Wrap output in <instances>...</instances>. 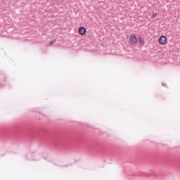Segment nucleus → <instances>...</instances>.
Segmentation results:
<instances>
[{
	"mask_svg": "<svg viewBox=\"0 0 180 180\" xmlns=\"http://www.w3.org/2000/svg\"><path fill=\"white\" fill-rule=\"evenodd\" d=\"M129 41L131 44H136L137 43V36H136L134 34H132L129 37Z\"/></svg>",
	"mask_w": 180,
	"mask_h": 180,
	"instance_id": "1",
	"label": "nucleus"
},
{
	"mask_svg": "<svg viewBox=\"0 0 180 180\" xmlns=\"http://www.w3.org/2000/svg\"><path fill=\"white\" fill-rule=\"evenodd\" d=\"M159 43L161 46H164L167 43V37L162 35L159 38Z\"/></svg>",
	"mask_w": 180,
	"mask_h": 180,
	"instance_id": "2",
	"label": "nucleus"
},
{
	"mask_svg": "<svg viewBox=\"0 0 180 180\" xmlns=\"http://www.w3.org/2000/svg\"><path fill=\"white\" fill-rule=\"evenodd\" d=\"M79 33L81 36H85L86 34V29H85L84 27H80L79 28Z\"/></svg>",
	"mask_w": 180,
	"mask_h": 180,
	"instance_id": "3",
	"label": "nucleus"
},
{
	"mask_svg": "<svg viewBox=\"0 0 180 180\" xmlns=\"http://www.w3.org/2000/svg\"><path fill=\"white\" fill-rule=\"evenodd\" d=\"M28 134L30 135V136H34V135H37L39 134V131L38 130H36V129H32L30 130Z\"/></svg>",
	"mask_w": 180,
	"mask_h": 180,
	"instance_id": "4",
	"label": "nucleus"
},
{
	"mask_svg": "<svg viewBox=\"0 0 180 180\" xmlns=\"http://www.w3.org/2000/svg\"><path fill=\"white\" fill-rule=\"evenodd\" d=\"M138 41L139 43H140V44H142L143 46L146 44V41H144V38H142L141 37H138Z\"/></svg>",
	"mask_w": 180,
	"mask_h": 180,
	"instance_id": "5",
	"label": "nucleus"
},
{
	"mask_svg": "<svg viewBox=\"0 0 180 180\" xmlns=\"http://www.w3.org/2000/svg\"><path fill=\"white\" fill-rule=\"evenodd\" d=\"M50 140L54 141L56 139V136L55 135H51V136H49V138Z\"/></svg>",
	"mask_w": 180,
	"mask_h": 180,
	"instance_id": "6",
	"label": "nucleus"
},
{
	"mask_svg": "<svg viewBox=\"0 0 180 180\" xmlns=\"http://www.w3.org/2000/svg\"><path fill=\"white\" fill-rule=\"evenodd\" d=\"M54 43H56V39H53V41H51L49 44H50V46H53V44H54Z\"/></svg>",
	"mask_w": 180,
	"mask_h": 180,
	"instance_id": "7",
	"label": "nucleus"
},
{
	"mask_svg": "<svg viewBox=\"0 0 180 180\" xmlns=\"http://www.w3.org/2000/svg\"><path fill=\"white\" fill-rule=\"evenodd\" d=\"M152 18H157V13H153Z\"/></svg>",
	"mask_w": 180,
	"mask_h": 180,
	"instance_id": "8",
	"label": "nucleus"
},
{
	"mask_svg": "<svg viewBox=\"0 0 180 180\" xmlns=\"http://www.w3.org/2000/svg\"><path fill=\"white\" fill-rule=\"evenodd\" d=\"M162 85H163V86H165V84H162Z\"/></svg>",
	"mask_w": 180,
	"mask_h": 180,
	"instance_id": "9",
	"label": "nucleus"
},
{
	"mask_svg": "<svg viewBox=\"0 0 180 180\" xmlns=\"http://www.w3.org/2000/svg\"><path fill=\"white\" fill-rule=\"evenodd\" d=\"M44 131L45 132L46 131H45V130H44Z\"/></svg>",
	"mask_w": 180,
	"mask_h": 180,
	"instance_id": "10",
	"label": "nucleus"
}]
</instances>
